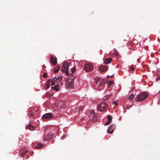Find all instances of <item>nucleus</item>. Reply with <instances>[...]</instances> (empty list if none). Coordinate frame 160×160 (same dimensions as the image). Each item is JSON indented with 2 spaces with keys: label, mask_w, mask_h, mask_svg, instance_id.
Masks as SVG:
<instances>
[{
  "label": "nucleus",
  "mask_w": 160,
  "mask_h": 160,
  "mask_svg": "<svg viewBox=\"0 0 160 160\" xmlns=\"http://www.w3.org/2000/svg\"><path fill=\"white\" fill-rule=\"evenodd\" d=\"M94 81L97 85L98 83L100 82L98 86H97V88L98 91L102 90L104 88L105 85V82L103 80L101 77H96L94 78Z\"/></svg>",
  "instance_id": "nucleus-1"
},
{
  "label": "nucleus",
  "mask_w": 160,
  "mask_h": 160,
  "mask_svg": "<svg viewBox=\"0 0 160 160\" xmlns=\"http://www.w3.org/2000/svg\"><path fill=\"white\" fill-rule=\"evenodd\" d=\"M148 96V94L146 92H142L137 97L136 102H139L145 100Z\"/></svg>",
  "instance_id": "nucleus-2"
},
{
  "label": "nucleus",
  "mask_w": 160,
  "mask_h": 160,
  "mask_svg": "<svg viewBox=\"0 0 160 160\" xmlns=\"http://www.w3.org/2000/svg\"><path fill=\"white\" fill-rule=\"evenodd\" d=\"M108 105L105 102H102L98 105L97 108L98 110L100 112L106 111Z\"/></svg>",
  "instance_id": "nucleus-3"
},
{
  "label": "nucleus",
  "mask_w": 160,
  "mask_h": 160,
  "mask_svg": "<svg viewBox=\"0 0 160 160\" xmlns=\"http://www.w3.org/2000/svg\"><path fill=\"white\" fill-rule=\"evenodd\" d=\"M69 65L67 62L63 63L61 68V71L63 72H66L67 75L68 74V70Z\"/></svg>",
  "instance_id": "nucleus-4"
},
{
  "label": "nucleus",
  "mask_w": 160,
  "mask_h": 160,
  "mask_svg": "<svg viewBox=\"0 0 160 160\" xmlns=\"http://www.w3.org/2000/svg\"><path fill=\"white\" fill-rule=\"evenodd\" d=\"M84 69L86 72H90L93 69V66L91 64L88 63L85 65Z\"/></svg>",
  "instance_id": "nucleus-5"
},
{
  "label": "nucleus",
  "mask_w": 160,
  "mask_h": 160,
  "mask_svg": "<svg viewBox=\"0 0 160 160\" xmlns=\"http://www.w3.org/2000/svg\"><path fill=\"white\" fill-rule=\"evenodd\" d=\"M89 117L92 121L94 122H96L97 117L96 115L95 114L94 111H92L90 112Z\"/></svg>",
  "instance_id": "nucleus-6"
},
{
  "label": "nucleus",
  "mask_w": 160,
  "mask_h": 160,
  "mask_svg": "<svg viewBox=\"0 0 160 160\" xmlns=\"http://www.w3.org/2000/svg\"><path fill=\"white\" fill-rule=\"evenodd\" d=\"M62 103L61 102H58L55 104V105L54 107V111L60 109L62 107Z\"/></svg>",
  "instance_id": "nucleus-7"
},
{
  "label": "nucleus",
  "mask_w": 160,
  "mask_h": 160,
  "mask_svg": "<svg viewBox=\"0 0 160 160\" xmlns=\"http://www.w3.org/2000/svg\"><path fill=\"white\" fill-rule=\"evenodd\" d=\"M52 117V114L51 113H47L43 115L42 118L43 119H49Z\"/></svg>",
  "instance_id": "nucleus-8"
},
{
  "label": "nucleus",
  "mask_w": 160,
  "mask_h": 160,
  "mask_svg": "<svg viewBox=\"0 0 160 160\" xmlns=\"http://www.w3.org/2000/svg\"><path fill=\"white\" fill-rule=\"evenodd\" d=\"M115 126L114 125H111L108 130V133L110 134H112L113 132L114 129H115Z\"/></svg>",
  "instance_id": "nucleus-9"
},
{
  "label": "nucleus",
  "mask_w": 160,
  "mask_h": 160,
  "mask_svg": "<svg viewBox=\"0 0 160 160\" xmlns=\"http://www.w3.org/2000/svg\"><path fill=\"white\" fill-rule=\"evenodd\" d=\"M50 62L53 65H56L57 63V60L56 57L52 56L50 58Z\"/></svg>",
  "instance_id": "nucleus-10"
},
{
  "label": "nucleus",
  "mask_w": 160,
  "mask_h": 160,
  "mask_svg": "<svg viewBox=\"0 0 160 160\" xmlns=\"http://www.w3.org/2000/svg\"><path fill=\"white\" fill-rule=\"evenodd\" d=\"M74 84L72 82H71L70 83L68 82V84L67 85L66 88L68 89L69 90L73 88Z\"/></svg>",
  "instance_id": "nucleus-11"
},
{
  "label": "nucleus",
  "mask_w": 160,
  "mask_h": 160,
  "mask_svg": "<svg viewBox=\"0 0 160 160\" xmlns=\"http://www.w3.org/2000/svg\"><path fill=\"white\" fill-rule=\"evenodd\" d=\"M107 69L108 67L106 66H101L98 68V69L102 72L105 71Z\"/></svg>",
  "instance_id": "nucleus-12"
},
{
  "label": "nucleus",
  "mask_w": 160,
  "mask_h": 160,
  "mask_svg": "<svg viewBox=\"0 0 160 160\" xmlns=\"http://www.w3.org/2000/svg\"><path fill=\"white\" fill-rule=\"evenodd\" d=\"M107 119H108V121L105 123V125H107L109 124L110 122H111L112 120V117L110 115H108L107 116Z\"/></svg>",
  "instance_id": "nucleus-13"
},
{
  "label": "nucleus",
  "mask_w": 160,
  "mask_h": 160,
  "mask_svg": "<svg viewBox=\"0 0 160 160\" xmlns=\"http://www.w3.org/2000/svg\"><path fill=\"white\" fill-rule=\"evenodd\" d=\"M32 146L34 148H42L43 147H44V145L43 144H42L41 143L39 142V143H38V146H35V147H34L33 145H32Z\"/></svg>",
  "instance_id": "nucleus-14"
},
{
  "label": "nucleus",
  "mask_w": 160,
  "mask_h": 160,
  "mask_svg": "<svg viewBox=\"0 0 160 160\" xmlns=\"http://www.w3.org/2000/svg\"><path fill=\"white\" fill-rule=\"evenodd\" d=\"M59 79L58 78H53L52 79V82H51V85L52 86L54 85L56 83V82H57V81L58 80L59 81Z\"/></svg>",
  "instance_id": "nucleus-15"
},
{
  "label": "nucleus",
  "mask_w": 160,
  "mask_h": 160,
  "mask_svg": "<svg viewBox=\"0 0 160 160\" xmlns=\"http://www.w3.org/2000/svg\"><path fill=\"white\" fill-rule=\"evenodd\" d=\"M112 59L111 58H106L104 60V63L105 64L109 63L111 61Z\"/></svg>",
  "instance_id": "nucleus-16"
},
{
  "label": "nucleus",
  "mask_w": 160,
  "mask_h": 160,
  "mask_svg": "<svg viewBox=\"0 0 160 160\" xmlns=\"http://www.w3.org/2000/svg\"><path fill=\"white\" fill-rule=\"evenodd\" d=\"M59 85H56L55 86H54V87H51V88L53 90L55 91L56 92H58L59 91Z\"/></svg>",
  "instance_id": "nucleus-17"
},
{
  "label": "nucleus",
  "mask_w": 160,
  "mask_h": 160,
  "mask_svg": "<svg viewBox=\"0 0 160 160\" xmlns=\"http://www.w3.org/2000/svg\"><path fill=\"white\" fill-rule=\"evenodd\" d=\"M50 139H51V137L50 136L49 134L47 136H44L43 138V139L44 141L48 140Z\"/></svg>",
  "instance_id": "nucleus-18"
},
{
  "label": "nucleus",
  "mask_w": 160,
  "mask_h": 160,
  "mask_svg": "<svg viewBox=\"0 0 160 160\" xmlns=\"http://www.w3.org/2000/svg\"><path fill=\"white\" fill-rule=\"evenodd\" d=\"M51 82L50 80H48L46 82V89L48 88L50 86V83Z\"/></svg>",
  "instance_id": "nucleus-19"
},
{
  "label": "nucleus",
  "mask_w": 160,
  "mask_h": 160,
  "mask_svg": "<svg viewBox=\"0 0 160 160\" xmlns=\"http://www.w3.org/2000/svg\"><path fill=\"white\" fill-rule=\"evenodd\" d=\"M26 128L31 131H32L34 130V126L31 124H29L28 126H27Z\"/></svg>",
  "instance_id": "nucleus-20"
},
{
  "label": "nucleus",
  "mask_w": 160,
  "mask_h": 160,
  "mask_svg": "<svg viewBox=\"0 0 160 160\" xmlns=\"http://www.w3.org/2000/svg\"><path fill=\"white\" fill-rule=\"evenodd\" d=\"M60 68V67L58 66L57 67L55 68H54V73H56L58 72V71Z\"/></svg>",
  "instance_id": "nucleus-21"
},
{
  "label": "nucleus",
  "mask_w": 160,
  "mask_h": 160,
  "mask_svg": "<svg viewBox=\"0 0 160 160\" xmlns=\"http://www.w3.org/2000/svg\"><path fill=\"white\" fill-rule=\"evenodd\" d=\"M113 81H108L107 82L108 87H110L113 84Z\"/></svg>",
  "instance_id": "nucleus-22"
},
{
  "label": "nucleus",
  "mask_w": 160,
  "mask_h": 160,
  "mask_svg": "<svg viewBox=\"0 0 160 160\" xmlns=\"http://www.w3.org/2000/svg\"><path fill=\"white\" fill-rule=\"evenodd\" d=\"M134 95L132 93L130 95L128 98V99L130 101L132 100L133 98Z\"/></svg>",
  "instance_id": "nucleus-23"
},
{
  "label": "nucleus",
  "mask_w": 160,
  "mask_h": 160,
  "mask_svg": "<svg viewBox=\"0 0 160 160\" xmlns=\"http://www.w3.org/2000/svg\"><path fill=\"white\" fill-rule=\"evenodd\" d=\"M27 150H22L20 152V154L21 156H22L24 154L27 152Z\"/></svg>",
  "instance_id": "nucleus-24"
},
{
  "label": "nucleus",
  "mask_w": 160,
  "mask_h": 160,
  "mask_svg": "<svg viewBox=\"0 0 160 160\" xmlns=\"http://www.w3.org/2000/svg\"><path fill=\"white\" fill-rule=\"evenodd\" d=\"M49 135H50V136L51 137V139L53 138H54L55 137L56 135V133H53V134H49Z\"/></svg>",
  "instance_id": "nucleus-25"
},
{
  "label": "nucleus",
  "mask_w": 160,
  "mask_h": 160,
  "mask_svg": "<svg viewBox=\"0 0 160 160\" xmlns=\"http://www.w3.org/2000/svg\"><path fill=\"white\" fill-rule=\"evenodd\" d=\"M130 68L132 71H134V68L133 66V65H132L129 67Z\"/></svg>",
  "instance_id": "nucleus-26"
},
{
  "label": "nucleus",
  "mask_w": 160,
  "mask_h": 160,
  "mask_svg": "<svg viewBox=\"0 0 160 160\" xmlns=\"http://www.w3.org/2000/svg\"><path fill=\"white\" fill-rule=\"evenodd\" d=\"M76 67H74L72 69V73H74L76 70Z\"/></svg>",
  "instance_id": "nucleus-27"
},
{
  "label": "nucleus",
  "mask_w": 160,
  "mask_h": 160,
  "mask_svg": "<svg viewBox=\"0 0 160 160\" xmlns=\"http://www.w3.org/2000/svg\"><path fill=\"white\" fill-rule=\"evenodd\" d=\"M83 109V106L80 107L78 108V109H79L78 111L80 112L81 111H82Z\"/></svg>",
  "instance_id": "nucleus-28"
},
{
  "label": "nucleus",
  "mask_w": 160,
  "mask_h": 160,
  "mask_svg": "<svg viewBox=\"0 0 160 160\" xmlns=\"http://www.w3.org/2000/svg\"><path fill=\"white\" fill-rule=\"evenodd\" d=\"M125 108L128 109L129 108L131 107L129 105H125Z\"/></svg>",
  "instance_id": "nucleus-29"
},
{
  "label": "nucleus",
  "mask_w": 160,
  "mask_h": 160,
  "mask_svg": "<svg viewBox=\"0 0 160 160\" xmlns=\"http://www.w3.org/2000/svg\"><path fill=\"white\" fill-rule=\"evenodd\" d=\"M47 73L46 72H45L42 75V77L43 78H46L47 77Z\"/></svg>",
  "instance_id": "nucleus-30"
},
{
  "label": "nucleus",
  "mask_w": 160,
  "mask_h": 160,
  "mask_svg": "<svg viewBox=\"0 0 160 160\" xmlns=\"http://www.w3.org/2000/svg\"><path fill=\"white\" fill-rule=\"evenodd\" d=\"M34 115V114L33 113H31L30 114V117H32Z\"/></svg>",
  "instance_id": "nucleus-31"
},
{
  "label": "nucleus",
  "mask_w": 160,
  "mask_h": 160,
  "mask_svg": "<svg viewBox=\"0 0 160 160\" xmlns=\"http://www.w3.org/2000/svg\"><path fill=\"white\" fill-rule=\"evenodd\" d=\"M118 101H115L114 102V104L116 105H117L118 104Z\"/></svg>",
  "instance_id": "nucleus-32"
},
{
  "label": "nucleus",
  "mask_w": 160,
  "mask_h": 160,
  "mask_svg": "<svg viewBox=\"0 0 160 160\" xmlns=\"http://www.w3.org/2000/svg\"><path fill=\"white\" fill-rule=\"evenodd\" d=\"M160 79V76L159 77H158L157 78V81L158 80Z\"/></svg>",
  "instance_id": "nucleus-33"
},
{
  "label": "nucleus",
  "mask_w": 160,
  "mask_h": 160,
  "mask_svg": "<svg viewBox=\"0 0 160 160\" xmlns=\"http://www.w3.org/2000/svg\"><path fill=\"white\" fill-rule=\"evenodd\" d=\"M108 97L107 98H105V99H104V100L107 99H108Z\"/></svg>",
  "instance_id": "nucleus-34"
},
{
  "label": "nucleus",
  "mask_w": 160,
  "mask_h": 160,
  "mask_svg": "<svg viewBox=\"0 0 160 160\" xmlns=\"http://www.w3.org/2000/svg\"><path fill=\"white\" fill-rule=\"evenodd\" d=\"M37 110H38V109H37L36 110H35L36 112H37Z\"/></svg>",
  "instance_id": "nucleus-35"
},
{
  "label": "nucleus",
  "mask_w": 160,
  "mask_h": 160,
  "mask_svg": "<svg viewBox=\"0 0 160 160\" xmlns=\"http://www.w3.org/2000/svg\"><path fill=\"white\" fill-rule=\"evenodd\" d=\"M138 60H137V62H138Z\"/></svg>",
  "instance_id": "nucleus-36"
}]
</instances>
